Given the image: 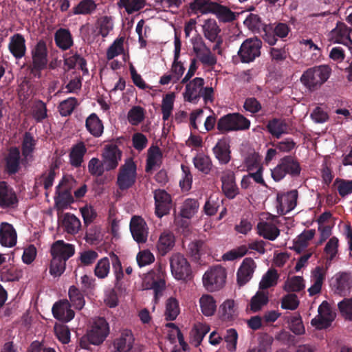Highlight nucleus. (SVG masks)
<instances>
[{"mask_svg":"<svg viewBox=\"0 0 352 352\" xmlns=\"http://www.w3.org/2000/svg\"><path fill=\"white\" fill-rule=\"evenodd\" d=\"M331 69L327 65H320L307 69L301 76L300 81L309 90L318 89L329 78Z\"/></svg>","mask_w":352,"mask_h":352,"instance_id":"f257e3e1","label":"nucleus"},{"mask_svg":"<svg viewBox=\"0 0 352 352\" xmlns=\"http://www.w3.org/2000/svg\"><path fill=\"white\" fill-rule=\"evenodd\" d=\"M166 265L157 263L153 269L146 273L142 280L144 289H153L155 295L160 293L165 287Z\"/></svg>","mask_w":352,"mask_h":352,"instance_id":"f03ea898","label":"nucleus"},{"mask_svg":"<svg viewBox=\"0 0 352 352\" xmlns=\"http://www.w3.org/2000/svg\"><path fill=\"white\" fill-rule=\"evenodd\" d=\"M226 278V268L221 265H215L204 273L202 278L203 285L208 292H217L223 287Z\"/></svg>","mask_w":352,"mask_h":352,"instance_id":"7ed1b4c3","label":"nucleus"},{"mask_svg":"<svg viewBox=\"0 0 352 352\" xmlns=\"http://www.w3.org/2000/svg\"><path fill=\"white\" fill-rule=\"evenodd\" d=\"M172 275L178 280L187 281L192 278L191 266L181 254H173L170 258Z\"/></svg>","mask_w":352,"mask_h":352,"instance_id":"20e7f679","label":"nucleus"},{"mask_svg":"<svg viewBox=\"0 0 352 352\" xmlns=\"http://www.w3.org/2000/svg\"><path fill=\"white\" fill-rule=\"evenodd\" d=\"M250 122L239 113H230L221 118L217 122V129L221 132L245 130L249 129Z\"/></svg>","mask_w":352,"mask_h":352,"instance_id":"39448f33","label":"nucleus"},{"mask_svg":"<svg viewBox=\"0 0 352 352\" xmlns=\"http://www.w3.org/2000/svg\"><path fill=\"white\" fill-rule=\"evenodd\" d=\"M136 164L132 159H127L120 167L117 177V185L120 190L131 188L135 182L137 172Z\"/></svg>","mask_w":352,"mask_h":352,"instance_id":"423d86ee","label":"nucleus"},{"mask_svg":"<svg viewBox=\"0 0 352 352\" xmlns=\"http://www.w3.org/2000/svg\"><path fill=\"white\" fill-rule=\"evenodd\" d=\"M278 224L277 217L271 214L263 216L256 226L257 233L265 239L274 241L280 235Z\"/></svg>","mask_w":352,"mask_h":352,"instance_id":"0eeeda50","label":"nucleus"},{"mask_svg":"<svg viewBox=\"0 0 352 352\" xmlns=\"http://www.w3.org/2000/svg\"><path fill=\"white\" fill-rule=\"evenodd\" d=\"M32 64L30 67V72L34 76L39 78L41 72L47 63V51L45 43L39 41L32 51Z\"/></svg>","mask_w":352,"mask_h":352,"instance_id":"6e6552de","label":"nucleus"},{"mask_svg":"<svg viewBox=\"0 0 352 352\" xmlns=\"http://www.w3.org/2000/svg\"><path fill=\"white\" fill-rule=\"evenodd\" d=\"M262 42L257 38H250L246 39L239 51V56L243 63H250L253 61L256 57L261 55V48Z\"/></svg>","mask_w":352,"mask_h":352,"instance_id":"1a4fd4ad","label":"nucleus"},{"mask_svg":"<svg viewBox=\"0 0 352 352\" xmlns=\"http://www.w3.org/2000/svg\"><path fill=\"white\" fill-rule=\"evenodd\" d=\"M329 41L333 43H339L352 50V28L344 23L338 22L336 26L329 33Z\"/></svg>","mask_w":352,"mask_h":352,"instance_id":"9d476101","label":"nucleus"},{"mask_svg":"<svg viewBox=\"0 0 352 352\" xmlns=\"http://www.w3.org/2000/svg\"><path fill=\"white\" fill-rule=\"evenodd\" d=\"M109 333V326L104 318H98L93 322L88 333V339L93 344L98 345L103 342Z\"/></svg>","mask_w":352,"mask_h":352,"instance_id":"9b49d317","label":"nucleus"},{"mask_svg":"<svg viewBox=\"0 0 352 352\" xmlns=\"http://www.w3.org/2000/svg\"><path fill=\"white\" fill-rule=\"evenodd\" d=\"M122 156V152L116 144H106L101 154L105 170L109 171L116 169Z\"/></svg>","mask_w":352,"mask_h":352,"instance_id":"f8f14e48","label":"nucleus"},{"mask_svg":"<svg viewBox=\"0 0 352 352\" xmlns=\"http://www.w3.org/2000/svg\"><path fill=\"white\" fill-rule=\"evenodd\" d=\"M192 49L197 58L204 64L208 66H213L217 63L216 57L206 47L202 38L196 36L192 40Z\"/></svg>","mask_w":352,"mask_h":352,"instance_id":"ddd939ff","label":"nucleus"},{"mask_svg":"<svg viewBox=\"0 0 352 352\" xmlns=\"http://www.w3.org/2000/svg\"><path fill=\"white\" fill-rule=\"evenodd\" d=\"M335 317L329 304L324 301L319 306L318 315L311 320V324L318 329H326L331 325Z\"/></svg>","mask_w":352,"mask_h":352,"instance_id":"4468645a","label":"nucleus"},{"mask_svg":"<svg viewBox=\"0 0 352 352\" xmlns=\"http://www.w3.org/2000/svg\"><path fill=\"white\" fill-rule=\"evenodd\" d=\"M155 213L159 218L169 213L171 208L172 199L164 190H155L154 192Z\"/></svg>","mask_w":352,"mask_h":352,"instance_id":"2eb2a0df","label":"nucleus"},{"mask_svg":"<svg viewBox=\"0 0 352 352\" xmlns=\"http://www.w3.org/2000/svg\"><path fill=\"white\" fill-rule=\"evenodd\" d=\"M55 206L58 211L66 209L73 202L70 189L66 181L61 180L56 187V196L54 197Z\"/></svg>","mask_w":352,"mask_h":352,"instance_id":"dca6fc26","label":"nucleus"},{"mask_svg":"<svg viewBox=\"0 0 352 352\" xmlns=\"http://www.w3.org/2000/svg\"><path fill=\"white\" fill-rule=\"evenodd\" d=\"M130 230L138 243H145L147 240L148 228L144 219L140 216H133L130 221Z\"/></svg>","mask_w":352,"mask_h":352,"instance_id":"f3484780","label":"nucleus"},{"mask_svg":"<svg viewBox=\"0 0 352 352\" xmlns=\"http://www.w3.org/2000/svg\"><path fill=\"white\" fill-rule=\"evenodd\" d=\"M297 199L298 191L296 190L278 195L276 206L278 213L284 215L292 211L296 206Z\"/></svg>","mask_w":352,"mask_h":352,"instance_id":"a211bd4d","label":"nucleus"},{"mask_svg":"<svg viewBox=\"0 0 352 352\" xmlns=\"http://www.w3.org/2000/svg\"><path fill=\"white\" fill-rule=\"evenodd\" d=\"M256 264L253 258H244L236 272L237 284L241 287L248 283L253 276Z\"/></svg>","mask_w":352,"mask_h":352,"instance_id":"6ab92c4d","label":"nucleus"},{"mask_svg":"<svg viewBox=\"0 0 352 352\" xmlns=\"http://www.w3.org/2000/svg\"><path fill=\"white\" fill-rule=\"evenodd\" d=\"M327 272V268L323 266H317L311 271L310 276L311 286L307 289L309 296H313L321 292Z\"/></svg>","mask_w":352,"mask_h":352,"instance_id":"aec40b11","label":"nucleus"},{"mask_svg":"<svg viewBox=\"0 0 352 352\" xmlns=\"http://www.w3.org/2000/svg\"><path fill=\"white\" fill-rule=\"evenodd\" d=\"M221 181L222 191L227 198L234 199L239 193L235 181V175L232 171L229 170L223 171Z\"/></svg>","mask_w":352,"mask_h":352,"instance_id":"412c9836","label":"nucleus"},{"mask_svg":"<svg viewBox=\"0 0 352 352\" xmlns=\"http://www.w3.org/2000/svg\"><path fill=\"white\" fill-rule=\"evenodd\" d=\"M175 245V236L174 234L168 230H164L159 236L156 243V251L162 256H164L170 252Z\"/></svg>","mask_w":352,"mask_h":352,"instance_id":"4be33fe9","label":"nucleus"},{"mask_svg":"<svg viewBox=\"0 0 352 352\" xmlns=\"http://www.w3.org/2000/svg\"><path fill=\"white\" fill-rule=\"evenodd\" d=\"M204 84V79L201 78H195L189 82L184 93L185 101L196 103L201 97V93Z\"/></svg>","mask_w":352,"mask_h":352,"instance_id":"5701e85b","label":"nucleus"},{"mask_svg":"<svg viewBox=\"0 0 352 352\" xmlns=\"http://www.w3.org/2000/svg\"><path fill=\"white\" fill-rule=\"evenodd\" d=\"M331 285L336 293L346 295L351 287L350 274L346 272L336 274L331 279Z\"/></svg>","mask_w":352,"mask_h":352,"instance_id":"b1692460","label":"nucleus"},{"mask_svg":"<svg viewBox=\"0 0 352 352\" xmlns=\"http://www.w3.org/2000/svg\"><path fill=\"white\" fill-rule=\"evenodd\" d=\"M52 314L55 318L65 322L72 320L75 316V313L71 309V305L67 300L56 302L53 305Z\"/></svg>","mask_w":352,"mask_h":352,"instance_id":"393cba45","label":"nucleus"},{"mask_svg":"<svg viewBox=\"0 0 352 352\" xmlns=\"http://www.w3.org/2000/svg\"><path fill=\"white\" fill-rule=\"evenodd\" d=\"M134 336L129 329H123L120 335L114 339L113 345L118 352H129L133 346Z\"/></svg>","mask_w":352,"mask_h":352,"instance_id":"a878e982","label":"nucleus"},{"mask_svg":"<svg viewBox=\"0 0 352 352\" xmlns=\"http://www.w3.org/2000/svg\"><path fill=\"white\" fill-rule=\"evenodd\" d=\"M52 257L67 261L75 253L74 245L66 243L62 240L55 241L51 247Z\"/></svg>","mask_w":352,"mask_h":352,"instance_id":"bb28decb","label":"nucleus"},{"mask_svg":"<svg viewBox=\"0 0 352 352\" xmlns=\"http://www.w3.org/2000/svg\"><path fill=\"white\" fill-rule=\"evenodd\" d=\"M17 234L13 226L7 222L0 224V243L8 248L14 247L16 244Z\"/></svg>","mask_w":352,"mask_h":352,"instance_id":"cd10ccee","label":"nucleus"},{"mask_svg":"<svg viewBox=\"0 0 352 352\" xmlns=\"http://www.w3.org/2000/svg\"><path fill=\"white\" fill-rule=\"evenodd\" d=\"M18 203L15 192L5 182H0V207H14Z\"/></svg>","mask_w":352,"mask_h":352,"instance_id":"c85d7f7f","label":"nucleus"},{"mask_svg":"<svg viewBox=\"0 0 352 352\" xmlns=\"http://www.w3.org/2000/svg\"><path fill=\"white\" fill-rule=\"evenodd\" d=\"M113 24L111 17L108 16H101L97 19L92 28L93 36L95 38L101 36L105 38L113 30Z\"/></svg>","mask_w":352,"mask_h":352,"instance_id":"c756f323","label":"nucleus"},{"mask_svg":"<svg viewBox=\"0 0 352 352\" xmlns=\"http://www.w3.org/2000/svg\"><path fill=\"white\" fill-rule=\"evenodd\" d=\"M162 162V153L157 146H151L147 151L145 170L148 173L159 168Z\"/></svg>","mask_w":352,"mask_h":352,"instance_id":"7c9ffc66","label":"nucleus"},{"mask_svg":"<svg viewBox=\"0 0 352 352\" xmlns=\"http://www.w3.org/2000/svg\"><path fill=\"white\" fill-rule=\"evenodd\" d=\"M8 47L11 54L16 58H21L25 54V40L20 34H15L11 37Z\"/></svg>","mask_w":352,"mask_h":352,"instance_id":"2f4dec72","label":"nucleus"},{"mask_svg":"<svg viewBox=\"0 0 352 352\" xmlns=\"http://www.w3.org/2000/svg\"><path fill=\"white\" fill-rule=\"evenodd\" d=\"M199 304L204 316L210 317L214 315L217 305L214 296L208 294H203L199 300Z\"/></svg>","mask_w":352,"mask_h":352,"instance_id":"473e14b6","label":"nucleus"},{"mask_svg":"<svg viewBox=\"0 0 352 352\" xmlns=\"http://www.w3.org/2000/svg\"><path fill=\"white\" fill-rule=\"evenodd\" d=\"M215 157L221 164H228L230 160V146L226 140H220L213 148Z\"/></svg>","mask_w":352,"mask_h":352,"instance_id":"72a5a7b5","label":"nucleus"},{"mask_svg":"<svg viewBox=\"0 0 352 352\" xmlns=\"http://www.w3.org/2000/svg\"><path fill=\"white\" fill-rule=\"evenodd\" d=\"M86 152L87 148L84 142H80L74 145L69 153L70 164L73 166L79 167L83 161V157Z\"/></svg>","mask_w":352,"mask_h":352,"instance_id":"f704fd0d","label":"nucleus"},{"mask_svg":"<svg viewBox=\"0 0 352 352\" xmlns=\"http://www.w3.org/2000/svg\"><path fill=\"white\" fill-rule=\"evenodd\" d=\"M124 40L125 38L123 36L118 37L107 48L106 52V58L107 60H110L116 56L123 55L124 60H126V53L124 46Z\"/></svg>","mask_w":352,"mask_h":352,"instance_id":"c9c22d12","label":"nucleus"},{"mask_svg":"<svg viewBox=\"0 0 352 352\" xmlns=\"http://www.w3.org/2000/svg\"><path fill=\"white\" fill-rule=\"evenodd\" d=\"M87 131L94 137L98 138L103 133L104 126L98 116L93 113L88 116L85 123Z\"/></svg>","mask_w":352,"mask_h":352,"instance_id":"e433bc0d","label":"nucleus"},{"mask_svg":"<svg viewBox=\"0 0 352 352\" xmlns=\"http://www.w3.org/2000/svg\"><path fill=\"white\" fill-rule=\"evenodd\" d=\"M20 160V152L19 148L14 147L9 150L6 158V168L9 174L16 173L19 170Z\"/></svg>","mask_w":352,"mask_h":352,"instance_id":"4c0bfd02","label":"nucleus"},{"mask_svg":"<svg viewBox=\"0 0 352 352\" xmlns=\"http://www.w3.org/2000/svg\"><path fill=\"white\" fill-rule=\"evenodd\" d=\"M175 100V94L173 92L168 93L162 98L161 111L164 122L168 120L173 114Z\"/></svg>","mask_w":352,"mask_h":352,"instance_id":"58836bf2","label":"nucleus"},{"mask_svg":"<svg viewBox=\"0 0 352 352\" xmlns=\"http://www.w3.org/2000/svg\"><path fill=\"white\" fill-rule=\"evenodd\" d=\"M215 3V2H212L211 0H194L190 3L189 8L191 12L195 14H205L211 13Z\"/></svg>","mask_w":352,"mask_h":352,"instance_id":"ea45409f","label":"nucleus"},{"mask_svg":"<svg viewBox=\"0 0 352 352\" xmlns=\"http://www.w3.org/2000/svg\"><path fill=\"white\" fill-rule=\"evenodd\" d=\"M165 327L167 331V338L170 342L174 344L177 341L180 346L184 350H186L188 344L185 342L184 336L179 329L173 323H167Z\"/></svg>","mask_w":352,"mask_h":352,"instance_id":"a19ab883","label":"nucleus"},{"mask_svg":"<svg viewBox=\"0 0 352 352\" xmlns=\"http://www.w3.org/2000/svg\"><path fill=\"white\" fill-rule=\"evenodd\" d=\"M199 208V202L195 199L188 198L183 202L179 214L185 219H191L197 212Z\"/></svg>","mask_w":352,"mask_h":352,"instance_id":"79ce46f5","label":"nucleus"},{"mask_svg":"<svg viewBox=\"0 0 352 352\" xmlns=\"http://www.w3.org/2000/svg\"><path fill=\"white\" fill-rule=\"evenodd\" d=\"M69 305L77 310H81L85 305V300L83 294L76 286H71L68 291Z\"/></svg>","mask_w":352,"mask_h":352,"instance_id":"37998d69","label":"nucleus"},{"mask_svg":"<svg viewBox=\"0 0 352 352\" xmlns=\"http://www.w3.org/2000/svg\"><path fill=\"white\" fill-rule=\"evenodd\" d=\"M269 301L268 293L263 291H258L256 294L252 297L248 309L252 312H257L262 307L267 304Z\"/></svg>","mask_w":352,"mask_h":352,"instance_id":"c03bdc74","label":"nucleus"},{"mask_svg":"<svg viewBox=\"0 0 352 352\" xmlns=\"http://www.w3.org/2000/svg\"><path fill=\"white\" fill-rule=\"evenodd\" d=\"M55 42L59 48L63 50L69 49L73 44L69 31L65 29L57 30L55 34Z\"/></svg>","mask_w":352,"mask_h":352,"instance_id":"a18cd8bd","label":"nucleus"},{"mask_svg":"<svg viewBox=\"0 0 352 352\" xmlns=\"http://www.w3.org/2000/svg\"><path fill=\"white\" fill-rule=\"evenodd\" d=\"M210 329V326L206 323L197 322L194 324L190 332V336L196 346L201 344Z\"/></svg>","mask_w":352,"mask_h":352,"instance_id":"49530a36","label":"nucleus"},{"mask_svg":"<svg viewBox=\"0 0 352 352\" xmlns=\"http://www.w3.org/2000/svg\"><path fill=\"white\" fill-rule=\"evenodd\" d=\"M64 230L69 234H76L81 227L80 220L72 214L67 213L63 219Z\"/></svg>","mask_w":352,"mask_h":352,"instance_id":"de8ad7c7","label":"nucleus"},{"mask_svg":"<svg viewBox=\"0 0 352 352\" xmlns=\"http://www.w3.org/2000/svg\"><path fill=\"white\" fill-rule=\"evenodd\" d=\"M315 234L316 230L313 229L303 231L294 241L295 249L298 252H300L306 248L309 245V241L314 237Z\"/></svg>","mask_w":352,"mask_h":352,"instance_id":"09e8293b","label":"nucleus"},{"mask_svg":"<svg viewBox=\"0 0 352 352\" xmlns=\"http://www.w3.org/2000/svg\"><path fill=\"white\" fill-rule=\"evenodd\" d=\"M211 13L216 15L217 19L223 22L232 21L235 19L234 13L228 7L215 3Z\"/></svg>","mask_w":352,"mask_h":352,"instance_id":"8fccbe9b","label":"nucleus"},{"mask_svg":"<svg viewBox=\"0 0 352 352\" xmlns=\"http://www.w3.org/2000/svg\"><path fill=\"white\" fill-rule=\"evenodd\" d=\"M55 177V169L50 167V169L45 170L36 179L35 185L36 186H43L47 190L52 186Z\"/></svg>","mask_w":352,"mask_h":352,"instance_id":"3c124183","label":"nucleus"},{"mask_svg":"<svg viewBox=\"0 0 352 352\" xmlns=\"http://www.w3.org/2000/svg\"><path fill=\"white\" fill-rule=\"evenodd\" d=\"M203 32L206 38L210 41H215L220 32V28L214 19H208L204 23Z\"/></svg>","mask_w":352,"mask_h":352,"instance_id":"603ef678","label":"nucleus"},{"mask_svg":"<svg viewBox=\"0 0 352 352\" xmlns=\"http://www.w3.org/2000/svg\"><path fill=\"white\" fill-rule=\"evenodd\" d=\"M180 312L178 300L173 297L167 299L165 304L164 316L167 320H174Z\"/></svg>","mask_w":352,"mask_h":352,"instance_id":"864d4df0","label":"nucleus"},{"mask_svg":"<svg viewBox=\"0 0 352 352\" xmlns=\"http://www.w3.org/2000/svg\"><path fill=\"white\" fill-rule=\"evenodd\" d=\"M97 8V4L94 0H82L73 8L74 14L87 15L93 13Z\"/></svg>","mask_w":352,"mask_h":352,"instance_id":"5fc2aeb1","label":"nucleus"},{"mask_svg":"<svg viewBox=\"0 0 352 352\" xmlns=\"http://www.w3.org/2000/svg\"><path fill=\"white\" fill-rule=\"evenodd\" d=\"M244 164L248 172L254 171V170H258L260 167L263 166L261 156L254 151H251L245 156Z\"/></svg>","mask_w":352,"mask_h":352,"instance_id":"6e6d98bb","label":"nucleus"},{"mask_svg":"<svg viewBox=\"0 0 352 352\" xmlns=\"http://www.w3.org/2000/svg\"><path fill=\"white\" fill-rule=\"evenodd\" d=\"M195 167L204 174H208L212 168V162L208 155L198 153L193 158Z\"/></svg>","mask_w":352,"mask_h":352,"instance_id":"4d7b16f0","label":"nucleus"},{"mask_svg":"<svg viewBox=\"0 0 352 352\" xmlns=\"http://www.w3.org/2000/svg\"><path fill=\"white\" fill-rule=\"evenodd\" d=\"M268 131L274 137L278 138L283 134L287 133V125L280 120L274 119L270 121L267 125Z\"/></svg>","mask_w":352,"mask_h":352,"instance_id":"13d9d810","label":"nucleus"},{"mask_svg":"<svg viewBox=\"0 0 352 352\" xmlns=\"http://www.w3.org/2000/svg\"><path fill=\"white\" fill-rule=\"evenodd\" d=\"M145 118V109L140 106L133 107L127 113V120L133 126L139 125Z\"/></svg>","mask_w":352,"mask_h":352,"instance_id":"bf43d9fd","label":"nucleus"},{"mask_svg":"<svg viewBox=\"0 0 352 352\" xmlns=\"http://www.w3.org/2000/svg\"><path fill=\"white\" fill-rule=\"evenodd\" d=\"M287 174L298 175L300 173V166L298 161L292 156H286L280 160Z\"/></svg>","mask_w":352,"mask_h":352,"instance_id":"052dcab7","label":"nucleus"},{"mask_svg":"<svg viewBox=\"0 0 352 352\" xmlns=\"http://www.w3.org/2000/svg\"><path fill=\"white\" fill-rule=\"evenodd\" d=\"M235 302L233 300H226L220 306L221 316L223 320H231L236 315Z\"/></svg>","mask_w":352,"mask_h":352,"instance_id":"680f3d73","label":"nucleus"},{"mask_svg":"<svg viewBox=\"0 0 352 352\" xmlns=\"http://www.w3.org/2000/svg\"><path fill=\"white\" fill-rule=\"evenodd\" d=\"M278 274L276 270H269L263 276L260 283L261 289H266L276 285Z\"/></svg>","mask_w":352,"mask_h":352,"instance_id":"e2e57ef3","label":"nucleus"},{"mask_svg":"<svg viewBox=\"0 0 352 352\" xmlns=\"http://www.w3.org/2000/svg\"><path fill=\"white\" fill-rule=\"evenodd\" d=\"M78 100L76 98L70 97L62 101L58 105V111L62 116H67L72 113L78 106Z\"/></svg>","mask_w":352,"mask_h":352,"instance_id":"0e129e2a","label":"nucleus"},{"mask_svg":"<svg viewBox=\"0 0 352 352\" xmlns=\"http://www.w3.org/2000/svg\"><path fill=\"white\" fill-rule=\"evenodd\" d=\"M189 251L190 255L197 259L202 254L208 253V248L204 241H195L189 244Z\"/></svg>","mask_w":352,"mask_h":352,"instance_id":"69168bd1","label":"nucleus"},{"mask_svg":"<svg viewBox=\"0 0 352 352\" xmlns=\"http://www.w3.org/2000/svg\"><path fill=\"white\" fill-rule=\"evenodd\" d=\"M333 186L342 197L352 193V180L337 178L334 182Z\"/></svg>","mask_w":352,"mask_h":352,"instance_id":"338daca9","label":"nucleus"},{"mask_svg":"<svg viewBox=\"0 0 352 352\" xmlns=\"http://www.w3.org/2000/svg\"><path fill=\"white\" fill-rule=\"evenodd\" d=\"M305 287L302 276H295L289 278L285 283L284 289L287 292H300Z\"/></svg>","mask_w":352,"mask_h":352,"instance_id":"774afa93","label":"nucleus"}]
</instances>
